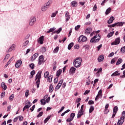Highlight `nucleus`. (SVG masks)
Here are the masks:
<instances>
[{"label":"nucleus","mask_w":125,"mask_h":125,"mask_svg":"<svg viewBox=\"0 0 125 125\" xmlns=\"http://www.w3.org/2000/svg\"><path fill=\"white\" fill-rule=\"evenodd\" d=\"M41 78H42V72H39L35 77V81H37L36 82V84L38 88L40 87V83H41Z\"/></svg>","instance_id":"obj_1"},{"label":"nucleus","mask_w":125,"mask_h":125,"mask_svg":"<svg viewBox=\"0 0 125 125\" xmlns=\"http://www.w3.org/2000/svg\"><path fill=\"white\" fill-rule=\"evenodd\" d=\"M82 64V59L81 58H78L73 62V65L76 68H80Z\"/></svg>","instance_id":"obj_2"},{"label":"nucleus","mask_w":125,"mask_h":125,"mask_svg":"<svg viewBox=\"0 0 125 125\" xmlns=\"http://www.w3.org/2000/svg\"><path fill=\"white\" fill-rule=\"evenodd\" d=\"M125 119V111L122 112V117L120 118L117 122V125H122L124 124Z\"/></svg>","instance_id":"obj_3"},{"label":"nucleus","mask_w":125,"mask_h":125,"mask_svg":"<svg viewBox=\"0 0 125 125\" xmlns=\"http://www.w3.org/2000/svg\"><path fill=\"white\" fill-rule=\"evenodd\" d=\"M124 24H125V22H118L112 25H108V28H114V27H122V26H124Z\"/></svg>","instance_id":"obj_4"},{"label":"nucleus","mask_w":125,"mask_h":125,"mask_svg":"<svg viewBox=\"0 0 125 125\" xmlns=\"http://www.w3.org/2000/svg\"><path fill=\"white\" fill-rule=\"evenodd\" d=\"M100 39H101L100 36L99 35H96L91 39L90 42H98L100 41Z\"/></svg>","instance_id":"obj_5"},{"label":"nucleus","mask_w":125,"mask_h":125,"mask_svg":"<svg viewBox=\"0 0 125 125\" xmlns=\"http://www.w3.org/2000/svg\"><path fill=\"white\" fill-rule=\"evenodd\" d=\"M87 41V38L83 35H81L79 37L78 42H86Z\"/></svg>","instance_id":"obj_6"},{"label":"nucleus","mask_w":125,"mask_h":125,"mask_svg":"<svg viewBox=\"0 0 125 125\" xmlns=\"http://www.w3.org/2000/svg\"><path fill=\"white\" fill-rule=\"evenodd\" d=\"M121 42V39L120 37L116 38L114 42L111 43V45H117V44H120Z\"/></svg>","instance_id":"obj_7"},{"label":"nucleus","mask_w":125,"mask_h":125,"mask_svg":"<svg viewBox=\"0 0 125 125\" xmlns=\"http://www.w3.org/2000/svg\"><path fill=\"white\" fill-rule=\"evenodd\" d=\"M99 98H102V90H100L95 98V101L98 100Z\"/></svg>","instance_id":"obj_8"},{"label":"nucleus","mask_w":125,"mask_h":125,"mask_svg":"<svg viewBox=\"0 0 125 125\" xmlns=\"http://www.w3.org/2000/svg\"><path fill=\"white\" fill-rule=\"evenodd\" d=\"M36 21H37V20L35 17L31 18V21L29 22V25L30 26H34V24L36 23Z\"/></svg>","instance_id":"obj_9"},{"label":"nucleus","mask_w":125,"mask_h":125,"mask_svg":"<svg viewBox=\"0 0 125 125\" xmlns=\"http://www.w3.org/2000/svg\"><path fill=\"white\" fill-rule=\"evenodd\" d=\"M119 110V108H118V106H116L113 108V114L112 115V118L114 119L115 117H116V115L117 114V112H118V110Z\"/></svg>","instance_id":"obj_10"},{"label":"nucleus","mask_w":125,"mask_h":125,"mask_svg":"<svg viewBox=\"0 0 125 125\" xmlns=\"http://www.w3.org/2000/svg\"><path fill=\"white\" fill-rule=\"evenodd\" d=\"M21 65H22V61L19 60L17 61L15 66L16 68H19V67H20Z\"/></svg>","instance_id":"obj_11"},{"label":"nucleus","mask_w":125,"mask_h":125,"mask_svg":"<svg viewBox=\"0 0 125 125\" xmlns=\"http://www.w3.org/2000/svg\"><path fill=\"white\" fill-rule=\"evenodd\" d=\"M43 56L41 55L39 58V62H38V65H42V62H43Z\"/></svg>","instance_id":"obj_12"},{"label":"nucleus","mask_w":125,"mask_h":125,"mask_svg":"<svg viewBox=\"0 0 125 125\" xmlns=\"http://www.w3.org/2000/svg\"><path fill=\"white\" fill-rule=\"evenodd\" d=\"M16 47V46L15 45V44H13L8 49V50L7 51V52H11V51H12V50H14V49H15V47Z\"/></svg>","instance_id":"obj_13"},{"label":"nucleus","mask_w":125,"mask_h":125,"mask_svg":"<svg viewBox=\"0 0 125 125\" xmlns=\"http://www.w3.org/2000/svg\"><path fill=\"white\" fill-rule=\"evenodd\" d=\"M91 31H92V29L90 27H88L85 30L84 34H85V35H89Z\"/></svg>","instance_id":"obj_14"},{"label":"nucleus","mask_w":125,"mask_h":125,"mask_svg":"<svg viewBox=\"0 0 125 125\" xmlns=\"http://www.w3.org/2000/svg\"><path fill=\"white\" fill-rule=\"evenodd\" d=\"M65 21L66 22H68V21H69V20H70V13H69V12L67 11L65 13Z\"/></svg>","instance_id":"obj_15"},{"label":"nucleus","mask_w":125,"mask_h":125,"mask_svg":"<svg viewBox=\"0 0 125 125\" xmlns=\"http://www.w3.org/2000/svg\"><path fill=\"white\" fill-rule=\"evenodd\" d=\"M75 71L76 68H75L74 66L71 67L69 70V73L70 75H73V74H75Z\"/></svg>","instance_id":"obj_16"},{"label":"nucleus","mask_w":125,"mask_h":125,"mask_svg":"<svg viewBox=\"0 0 125 125\" xmlns=\"http://www.w3.org/2000/svg\"><path fill=\"white\" fill-rule=\"evenodd\" d=\"M44 38L43 36H42L38 39V42H39L40 44H42V43H43Z\"/></svg>","instance_id":"obj_17"},{"label":"nucleus","mask_w":125,"mask_h":125,"mask_svg":"<svg viewBox=\"0 0 125 125\" xmlns=\"http://www.w3.org/2000/svg\"><path fill=\"white\" fill-rule=\"evenodd\" d=\"M1 87L4 89V90H6L7 89V86H6V84H5V83L4 82H2L1 83Z\"/></svg>","instance_id":"obj_18"},{"label":"nucleus","mask_w":125,"mask_h":125,"mask_svg":"<svg viewBox=\"0 0 125 125\" xmlns=\"http://www.w3.org/2000/svg\"><path fill=\"white\" fill-rule=\"evenodd\" d=\"M38 56H39V53H36L32 56L31 58L32 60L33 61H34V60H36Z\"/></svg>","instance_id":"obj_19"},{"label":"nucleus","mask_w":125,"mask_h":125,"mask_svg":"<svg viewBox=\"0 0 125 125\" xmlns=\"http://www.w3.org/2000/svg\"><path fill=\"white\" fill-rule=\"evenodd\" d=\"M31 106H32V103H31L30 102H28L25 104L24 108H25V109H29V108H30V107H31Z\"/></svg>","instance_id":"obj_20"},{"label":"nucleus","mask_w":125,"mask_h":125,"mask_svg":"<svg viewBox=\"0 0 125 125\" xmlns=\"http://www.w3.org/2000/svg\"><path fill=\"white\" fill-rule=\"evenodd\" d=\"M104 60V55H101V56H100L98 59V61H99V62H102Z\"/></svg>","instance_id":"obj_21"},{"label":"nucleus","mask_w":125,"mask_h":125,"mask_svg":"<svg viewBox=\"0 0 125 125\" xmlns=\"http://www.w3.org/2000/svg\"><path fill=\"white\" fill-rule=\"evenodd\" d=\"M51 3H52V1H51V0H49L47 3L44 4V5L48 8Z\"/></svg>","instance_id":"obj_22"},{"label":"nucleus","mask_w":125,"mask_h":125,"mask_svg":"<svg viewBox=\"0 0 125 125\" xmlns=\"http://www.w3.org/2000/svg\"><path fill=\"white\" fill-rule=\"evenodd\" d=\"M71 4L72 7H76L78 5V2L76 1H73L71 2Z\"/></svg>","instance_id":"obj_23"},{"label":"nucleus","mask_w":125,"mask_h":125,"mask_svg":"<svg viewBox=\"0 0 125 125\" xmlns=\"http://www.w3.org/2000/svg\"><path fill=\"white\" fill-rule=\"evenodd\" d=\"M114 20H115V18L113 17H111L109 19V20L107 21L108 24H111V23H113Z\"/></svg>","instance_id":"obj_24"},{"label":"nucleus","mask_w":125,"mask_h":125,"mask_svg":"<svg viewBox=\"0 0 125 125\" xmlns=\"http://www.w3.org/2000/svg\"><path fill=\"white\" fill-rule=\"evenodd\" d=\"M83 115V111H79L77 114L78 119H80Z\"/></svg>","instance_id":"obj_25"},{"label":"nucleus","mask_w":125,"mask_h":125,"mask_svg":"<svg viewBox=\"0 0 125 125\" xmlns=\"http://www.w3.org/2000/svg\"><path fill=\"white\" fill-rule=\"evenodd\" d=\"M52 78H53V76L52 75H50L47 78V82H48V83H51V82H52Z\"/></svg>","instance_id":"obj_26"},{"label":"nucleus","mask_w":125,"mask_h":125,"mask_svg":"<svg viewBox=\"0 0 125 125\" xmlns=\"http://www.w3.org/2000/svg\"><path fill=\"white\" fill-rule=\"evenodd\" d=\"M62 31V28H59V29L58 30L55 31L54 32L52 33V35H53L54 34H55L56 33L57 34H59V33H60V32H61Z\"/></svg>","instance_id":"obj_27"},{"label":"nucleus","mask_w":125,"mask_h":125,"mask_svg":"<svg viewBox=\"0 0 125 125\" xmlns=\"http://www.w3.org/2000/svg\"><path fill=\"white\" fill-rule=\"evenodd\" d=\"M44 77L45 79H47L49 77V72L46 71L44 74Z\"/></svg>","instance_id":"obj_28"},{"label":"nucleus","mask_w":125,"mask_h":125,"mask_svg":"<svg viewBox=\"0 0 125 125\" xmlns=\"http://www.w3.org/2000/svg\"><path fill=\"white\" fill-rule=\"evenodd\" d=\"M62 73V70L61 69H59V70H58V71L56 73V76H57V77H59V76H60V75H61Z\"/></svg>","instance_id":"obj_29"},{"label":"nucleus","mask_w":125,"mask_h":125,"mask_svg":"<svg viewBox=\"0 0 125 125\" xmlns=\"http://www.w3.org/2000/svg\"><path fill=\"white\" fill-rule=\"evenodd\" d=\"M116 76H120V73H119V71H115L111 75V77H115Z\"/></svg>","instance_id":"obj_30"},{"label":"nucleus","mask_w":125,"mask_h":125,"mask_svg":"<svg viewBox=\"0 0 125 125\" xmlns=\"http://www.w3.org/2000/svg\"><path fill=\"white\" fill-rule=\"evenodd\" d=\"M51 118V116H48L44 121V124H46L48 121H49V119Z\"/></svg>","instance_id":"obj_31"},{"label":"nucleus","mask_w":125,"mask_h":125,"mask_svg":"<svg viewBox=\"0 0 125 125\" xmlns=\"http://www.w3.org/2000/svg\"><path fill=\"white\" fill-rule=\"evenodd\" d=\"M59 50V47L57 46L53 50V53H57Z\"/></svg>","instance_id":"obj_32"},{"label":"nucleus","mask_w":125,"mask_h":125,"mask_svg":"<svg viewBox=\"0 0 125 125\" xmlns=\"http://www.w3.org/2000/svg\"><path fill=\"white\" fill-rule=\"evenodd\" d=\"M73 46H74V43L73 42L70 43V44H69L68 46V49L69 50H70L71 48H72V47H73Z\"/></svg>","instance_id":"obj_33"},{"label":"nucleus","mask_w":125,"mask_h":125,"mask_svg":"<svg viewBox=\"0 0 125 125\" xmlns=\"http://www.w3.org/2000/svg\"><path fill=\"white\" fill-rule=\"evenodd\" d=\"M49 92H52L53 91V85L52 84H51L50 85L49 88Z\"/></svg>","instance_id":"obj_34"},{"label":"nucleus","mask_w":125,"mask_h":125,"mask_svg":"<svg viewBox=\"0 0 125 125\" xmlns=\"http://www.w3.org/2000/svg\"><path fill=\"white\" fill-rule=\"evenodd\" d=\"M123 62V59L119 58L118 61L117 62H116V65H120V64H121V63H122Z\"/></svg>","instance_id":"obj_35"},{"label":"nucleus","mask_w":125,"mask_h":125,"mask_svg":"<svg viewBox=\"0 0 125 125\" xmlns=\"http://www.w3.org/2000/svg\"><path fill=\"white\" fill-rule=\"evenodd\" d=\"M94 111V106L91 105L89 109V113L90 114H91L92 112H93Z\"/></svg>","instance_id":"obj_36"},{"label":"nucleus","mask_w":125,"mask_h":125,"mask_svg":"<svg viewBox=\"0 0 125 125\" xmlns=\"http://www.w3.org/2000/svg\"><path fill=\"white\" fill-rule=\"evenodd\" d=\"M29 95H30V92L29 91V89L26 90H25V97H28Z\"/></svg>","instance_id":"obj_37"},{"label":"nucleus","mask_w":125,"mask_h":125,"mask_svg":"<svg viewBox=\"0 0 125 125\" xmlns=\"http://www.w3.org/2000/svg\"><path fill=\"white\" fill-rule=\"evenodd\" d=\"M56 28H55V27H53V28H51L49 29V30H48V31H47L46 33L47 34H48V33H52V32H53V31H55V30L56 29Z\"/></svg>","instance_id":"obj_38"},{"label":"nucleus","mask_w":125,"mask_h":125,"mask_svg":"<svg viewBox=\"0 0 125 125\" xmlns=\"http://www.w3.org/2000/svg\"><path fill=\"white\" fill-rule=\"evenodd\" d=\"M56 64H57V63L56 62H55L53 63V71H55V70H56V68H57Z\"/></svg>","instance_id":"obj_39"},{"label":"nucleus","mask_w":125,"mask_h":125,"mask_svg":"<svg viewBox=\"0 0 125 125\" xmlns=\"http://www.w3.org/2000/svg\"><path fill=\"white\" fill-rule=\"evenodd\" d=\"M111 12V8L109 7L105 11L106 15H108Z\"/></svg>","instance_id":"obj_40"},{"label":"nucleus","mask_w":125,"mask_h":125,"mask_svg":"<svg viewBox=\"0 0 125 125\" xmlns=\"http://www.w3.org/2000/svg\"><path fill=\"white\" fill-rule=\"evenodd\" d=\"M41 51L42 53H44V52H45V51H46V48H45V47H42L41 48Z\"/></svg>","instance_id":"obj_41"},{"label":"nucleus","mask_w":125,"mask_h":125,"mask_svg":"<svg viewBox=\"0 0 125 125\" xmlns=\"http://www.w3.org/2000/svg\"><path fill=\"white\" fill-rule=\"evenodd\" d=\"M47 7L44 5L42 7V11H46L47 10Z\"/></svg>","instance_id":"obj_42"},{"label":"nucleus","mask_w":125,"mask_h":125,"mask_svg":"<svg viewBox=\"0 0 125 125\" xmlns=\"http://www.w3.org/2000/svg\"><path fill=\"white\" fill-rule=\"evenodd\" d=\"M29 67L31 70H34V69H35V64L34 63H31L29 64Z\"/></svg>","instance_id":"obj_43"},{"label":"nucleus","mask_w":125,"mask_h":125,"mask_svg":"<svg viewBox=\"0 0 125 125\" xmlns=\"http://www.w3.org/2000/svg\"><path fill=\"white\" fill-rule=\"evenodd\" d=\"M28 44H29V41H25L23 43V46L25 47V46H27V45H28Z\"/></svg>","instance_id":"obj_44"},{"label":"nucleus","mask_w":125,"mask_h":125,"mask_svg":"<svg viewBox=\"0 0 125 125\" xmlns=\"http://www.w3.org/2000/svg\"><path fill=\"white\" fill-rule=\"evenodd\" d=\"M113 35H114V31L110 32L107 35V38H111V37L113 36Z\"/></svg>","instance_id":"obj_45"},{"label":"nucleus","mask_w":125,"mask_h":125,"mask_svg":"<svg viewBox=\"0 0 125 125\" xmlns=\"http://www.w3.org/2000/svg\"><path fill=\"white\" fill-rule=\"evenodd\" d=\"M75 116H76V114L75 113H72L70 114V118H71L72 120H74V118H75Z\"/></svg>","instance_id":"obj_46"},{"label":"nucleus","mask_w":125,"mask_h":125,"mask_svg":"<svg viewBox=\"0 0 125 125\" xmlns=\"http://www.w3.org/2000/svg\"><path fill=\"white\" fill-rule=\"evenodd\" d=\"M57 13H58V11H56L55 13H52L51 17L52 18H53V17H55V16H56V15L57 14Z\"/></svg>","instance_id":"obj_47"},{"label":"nucleus","mask_w":125,"mask_h":125,"mask_svg":"<svg viewBox=\"0 0 125 125\" xmlns=\"http://www.w3.org/2000/svg\"><path fill=\"white\" fill-rule=\"evenodd\" d=\"M9 56H10V55H9V54H7L5 58L4 59V61H5V60H7V59H8V58H9Z\"/></svg>","instance_id":"obj_48"},{"label":"nucleus","mask_w":125,"mask_h":125,"mask_svg":"<svg viewBox=\"0 0 125 125\" xmlns=\"http://www.w3.org/2000/svg\"><path fill=\"white\" fill-rule=\"evenodd\" d=\"M80 28H81V25H77L75 27V31H79V30L80 29Z\"/></svg>","instance_id":"obj_49"},{"label":"nucleus","mask_w":125,"mask_h":125,"mask_svg":"<svg viewBox=\"0 0 125 125\" xmlns=\"http://www.w3.org/2000/svg\"><path fill=\"white\" fill-rule=\"evenodd\" d=\"M14 99V95L12 94L9 97V100H11V101H12V100H13Z\"/></svg>","instance_id":"obj_50"},{"label":"nucleus","mask_w":125,"mask_h":125,"mask_svg":"<svg viewBox=\"0 0 125 125\" xmlns=\"http://www.w3.org/2000/svg\"><path fill=\"white\" fill-rule=\"evenodd\" d=\"M42 114H43V112L42 111L39 113V114L37 115V118H40V117H42Z\"/></svg>","instance_id":"obj_51"},{"label":"nucleus","mask_w":125,"mask_h":125,"mask_svg":"<svg viewBox=\"0 0 125 125\" xmlns=\"http://www.w3.org/2000/svg\"><path fill=\"white\" fill-rule=\"evenodd\" d=\"M89 105H93L94 104V102L92 100H90L88 101Z\"/></svg>","instance_id":"obj_52"},{"label":"nucleus","mask_w":125,"mask_h":125,"mask_svg":"<svg viewBox=\"0 0 125 125\" xmlns=\"http://www.w3.org/2000/svg\"><path fill=\"white\" fill-rule=\"evenodd\" d=\"M41 103L42 105H45V102L44 99L41 100Z\"/></svg>","instance_id":"obj_53"},{"label":"nucleus","mask_w":125,"mask_h":125,"mask_svg":"<svg viewBox=\"0 0 125 125\" xmlns=\"http://www.w3.org/2000/svg\"><path fill=\"white\" fill-rule=\"evenodd\" d=\"M116 60H117V59H116V58L112 59L111 61V63L114 64V63H115V62H116Z\"/></svg>","instance_id":"obj_54"},{"label":"nucleus","mask_w":125,"mask_h":125,"mask_svg":"<svg viewBox=\"0 0 125 125\" xmlns=\"http://www.w3.org/2000/svg\"><path fill=\"white\" fill-rule=\"evenodd\" d=\"M63 79H62V80H61L60 81H59V83H58V84H59L60 85H62V83H63Z\"/></svg>","instance_id":"obj_55"},{"label":"nucleus","mask_w":125,"mask_h":125,"mask_svg":"<svg viewBox=\"0 0 125 125\" xmlns=\"http://www.w3.org/2000/svg\"><path fill=\"white\" fill-rule=\"evenodd\" d=\"M97 9V6L96 5V4H95L93 7V11H95Z\"/></svg>","instance_id":"obj_56"},{"label":"nucleus","mask_w":125,"mask_h":125,"mask_svg":"<svg viewBox=\"0 0 125 125\" xmlns=\"http://www.w3.org/2000/svg\"><path fill=\"white\" fill-rule=\"evenodd\" d=\"M36 107V105H33V106L32 107H31L30 108V110H31V112H33V111H34V110H35V107Z\"/></svg>","instance_id":"obj_57"},{"label":"nucleus","mask_w":125,"mask_h":125,"mask_svg":"<svg viewBox=\"0 0 125 125\" xmlns=\"http://www.w3.org/2000/svg\"><path fill=\"white\" fill-rule=\"evenodd\" d=\"M54 83H58V77L54 79Z\"/></svg>","instance_id":"obj_58"},{"label":"nucleus","mask_w":125,"mask_h":125,"mask_svg":"<svg viewBox=\"0 0 125 125\" xmlns=\"http://www.w3.org/2000/svg\"><path fill=\"white\" fill-rule=\"evenodd\" d=\"M35 74H36V71L35 70H32L31 72H30V75L31 76H34L35 75Z\"/></svg>","instance_id":"obj_59"},{"label":"nucleus","mask_w":125,"mask_h":125,"mask_svg":"<svg viewBox=\"0 0 125 125\" xmlns=\"http://www.w3.org/2000/svg\"><path fill=\"white\" fill-rule=\"evenodd\" d=\"M61 87V85H59V84H58L56 86L55 89H57V90H58V89H59V88H60Z\"/></svg>","instance_id":"obj_60"},{"label":"nucleus","mask_w":125,"mask_h":125,"mask_svg":"<svg viewBox=\"0 0 125 125\" xmlns=\"http://www.w3.org/2000/svg\"><path fill=\"white\" fill-rule=\"evenodd\" d=\"M72 121H73V119L70 118V117L66 120V122L67 123H71V122Z\"/></svg>","instance_id":"obj_61"},{"label":"nucleus","mask_w":125,"mask_h":125,"mask_svg":"<svg viewBox=\"0 0 125 125\" xmlns=\"http://www.w3.org/2000/svg\"><path fill=\"white\" fill-rule=\"evenodd\" d=\"M83 107H84V105H83H83L81 106V109H80V110H79V111H80V112H83Z\"/></svg>","instance_id":"obj_62"},{"label":"nucleus","mask_w":125,"mask_h":125,"mask_svg":"<svg viewBox=\"0 0 125 125\" xmlns=\"http://www.w3.org/2000/svg\"><path fill=\"white\" fill-rule=\"evenodd\" d=\"M121 51L122 52H123V53H125V47H122V48H121Z\"/></svg>","instance_id":"obj_63"},{"label":"nucleus","mask_w":125,"mask_h":125,"mask_svg":"<svg viewBox=\"0 0 125 125\" xmlns=\"http://www.w3.org/2000/svg\"><path fill=\"white\" fill-rule=\"evenodd\" d=\"M121 78L124 79V78H125V70L123 71V75L121 76Z\"/></svg>","instance_id":"obj_64"}]
</instances>
